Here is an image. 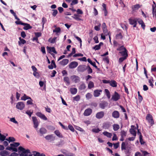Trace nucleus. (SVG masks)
<instances>
[{"label": "nucleus", "mask_w": 156, "mask_h": 156, "mask_svg": "<svg viewBox=\"0 0 156 156\" xmlns=\"http://www.w3.org/2000/svg\"><path fill=\"white\" fill-rule=\"evenodd\" d=\"M120 95L116 91H115L113 95L112 96L111 99L115 101H117L120 99Z\"/></svg>", "instance_id": "obj_4"}, {"label": "nucleus", "mask_w": 156, "mask_h": 156, "mask_svg": "<svg viewBox=\"0 0 156 156\" xmlns=\"http://www.w3.org/2000/svg\"><path fill=\"white\" fill-rule=\"evenodd\" d=\"M41 51L43 54H46L45 48L44 47L42 46L41 47Z\"/></svg>", "instance_id": "obj_64"}, {"label": "nucleus", "mask_w": 156, "mask_h": 156, "mask_svg": "<svg viewBox=\"0 0 156 156\" xmlns=\"http://www.w3.org/2000/svg\"><path fill=\"white\" fill-rule=\"evenodd\" d=\"M77 62L73 61L71 62L69 65V67L70 69H73L76 68L78 65Z\"/></svg>", "instance_id": "obj_12"}, {"label": "nucleus", "mask_w": 156, "mask_h": 156, "mask_svg": "<svg viewBox=\"0 0 156 156\" xmlns=\"http://www.w3.org/2000/svg\"><path fill=\"white\" fill-rule=\"evenodd\" d=\"M61 151L62 153L66 156H75L74 154L71 153L65 149L62 150Z\"/></svg>", "instance_id": "obj_6"}, {"label": "nucleus", "mask_w": 156, "mask_h": 156, "mask_svg": "<svg viewBox=\"0 0 156 156\" xmlns=\"http://www.w3.org/2000/svg\"><path fill=\"white\" fill-rule=\"evenodd\" d=\"M36 115L44 120H46L47 119V117L45 116V115H44L42 114L40 112H37L36 113Z\"/></svg>", "instance_id": "obj_14"}, {"label": "nucleus", "mask_w": 156, "mask_h": 156, "mask_svg": "<svg viewBox=\"0 0 156 156\" xmlns=\"http://www.w3.org/2000/svg\"><path fill=\"white\" fill-rule=\"evenodd\" d=\"M70 91L71 94H75L77 92V89L75 88H71Z\"/></svg>", "instance_id": "obj_25"}, {"label": "nucleus", "mask_w": 156, "mask_h": 156, "mask_svg": "<svg viewBox=\"0 0 156 156\" xmlns=\"http://www.w3.org/2000/svg\"><path fill=\"white\" fill-rule=\"evenodd\" d=\"M45 138L46 140H50V141H53L55 139V137L52 135H47L45 137Z\"/></svg>", "instance_id": "obj_10"}, {"label": "nucleus", "mask_w": 156, "mask_h": 156, "mask_svg": "<svg viewBox=\"0 0 156 156\" xmlns=\"http://www.w3.org/2000/svg\"><path fill=\"white\" fill-rule=\"evenodd\" d=\"M152 13L153 17L155 16V19H156V9H155V7L154 5H152Z\"/></svg>", "instance_id": "obj_37"}, {"label": "nucleus", "mask_w": 156, "mask_h": 156, "mask_svg": "<svg viewBox=\"0 0 156 156\" xmlns=\"http://www.w3.org/2000/svg\"><path fill=\"white\" fill-rule=\"evenodd\" d=\"M103 30V32L105 34V36H107L108 35H109V38L110 41H111V38L110 35H109V33L108 32V30L107 28H103L102 29Z\"/></svg>", "instance_id": "obj_26"}, {"label": "nucleus", "mask_w": 156, "mask_h": 156, "mask_svg": "<svg viewBox=\"0 0 156 156\" xmlns=\"http://www.w3.org/2000/svg\"><path fill=\"white\" fill-rule=\"evenodd\" d=\"M92 96V94L89 93H87L86 95V97L87 99H90Z\"/></svg>", "instance_id": "obj_43"}, {"label": "nucleus", "mask_w": 156, "mask_h": 156, "mask_svg": "<svg viewBox=\"0 0 156 156\" xmlns=\"http://www.w3.org/2000/svg\"><path fill=\"white\" fill-rule=\"evenodd\" d=\"M25 107V104L23 102H18L16 105V108L20 110H23Z\"/></svg>", "instance_id": "obj_5"}, {"label": "nucleus", "mask_w": 156, "mask_h": 156, "mask_svg": "<svg viewBox=\"0 0 156 156\" xmlns=\"http://www.w3.org/2000/svg\"><path fill=\"white\" fill-rule=\"evenodd\" d=\"M69 60L67 59H64L62 60L60 62L61 65L62 66H65L67 65L69 62Z\"/></svg>", "instance_id": "obj_20"}, {"label": "nucleus", "mask_w": 156, "mask_h": 156, "mask_svg": "<svg viewBox=\"0 0 156 156\" xmlns=\"http://www.w3.org/2000/svg\"><path fill=\"white\" fill-rule=\"evenodd\" d=\"M57 72L56 71L54 70L52 71L51 75L50 76L51 77H53L55 76Z\"/></svg>", "instance_id": "obj_60"}, {"label": "nucleus", "mask_w": 156, "mask_h": 156, "mask_svg": "<svg viewBox=\"0 0 156 156\" xmlns=\"http://www.w3.org/2000/svg\"><path fill=\"white\" fill-rule=\"evenodd\" d=\"M87 69H88L87 70L88 73L89 74L91 73H92V70L91 68L89 66H87Z\"/></svg>", "instance_id": "obj_47"}, {"label": "nucleus", "mask_w": 156, "mask_h": 156, "mask_svg": "<svg viewBox=\"0 0 156 156\" xmlns=\"http://www.w3.org/2000/svg\"><path fill=\"white\" fill-rule=\"evenodd\" d=\"M61 31V29L60 27H58L57 28L55 29V30H53V32H56L57 33Z\"/></svg>", "instance_id": "obj_62"}, {"label": "nucleus", "mask_w": 156, "mask_h": 156, "mask_svg": "<svg viewBox=\"0 0 156 156\" xmlns=\"http://www.w3.org/2000/svg\"><path fill=\"white\" fill-rule=\"evenodd\" d=\"M94 87V83L91 81L89 82L88 86V88L90 89L93 88Z\"/></svg>", "instance_id": "obj_34"}, {"label": "nucleus", "mask_w": 156, "mask_h": 156, "mask_svg": "<svg viewBox=\"0 0 156 156\" xmlns=\"http://www.w3.org/2000/svg\"><path fill=\"white\" fill-rule=\"evenodd\" d=\"M129 23L132 25H133V27H135L137 24V19H133L130 18L129 19Z\"/></svg>", "instance_id": "obj_2"}, {"label": "nucleus", "mask_w": 156, "mask_h": 156, "mask_svg": "<svg viewBox=\"0 0 156 156\" xmlns=\"http://www.w3.org/2000/svg\"><path fill=\"white\" fill-rule=\"evenodd\" d=\"M141 151L143 153V156H149V153L147 151L141 150Z\"/></svg>", "instance_id": "obj_46"}, {"label": "nucleus", "mask_w": 156, "mask_h": 156, "mask_svg": "<svg viewBox=\"0 0 156 156\" xmlns=\"http://www.w3.org/2000/svg\"><path fill=\"white\" fill-rule=\"evenodd\" d=\"M100 130L98 128H94L92 129V131L95 133H98L100 132Z\"/></svg>", "instance_id": "obj_52"}, {"label": "nucleus", "mask_w": 156, "mask_h": 156, "mask_svg": "<svg viewBox=\"0 0 156 156\" xmlns=\"http://www.w3.org/2000/svg\"><path fill=\"white\" fill-rule=\"evenodd\" d=\"M33 121L34 124V127L35 128H37L39 125V123L36 117L33 116L32 117Z\"/></svg>", "instance_id": "obj_8"}, {"label": "nucleus", "mask_w": 156, "mask_h": 156, "mask_svg": "<svg viewBox=\"0 0 156 156\" xmlns=\"http://www.w3.org/2000/svg\"><path fill=\"white\" fill-rule=\"evenodd\" d=\"M30 152L29 150L25 149L23 152H22L20 154V156H32L31 154H30Z\"/></svg>", "instance_id": "obj_3"}, {"label": "nucleus", "mask_w": 156, "mask_h": 156, "mask_svg": "<svg viewBox=\"0 0 156 156\" xmlns=\"http://www.w3.org/2000/svg\"><path fill=\"white\" fill-rule=\"evenodd\" d=\"M72 101L75 105L77 104V103H76V102L78 101V95L73 98Z\"/></svg>", "instance_id": "obj_31"}, {"label": "nucleus", "mask_w": 156, "mask_h": 156, "mask_svg": "<svg viewBox=\"0 0 156 156\" xmlns=\"http://www.w3.org/2000/svg\"><path fill=\"white\" fill-rule=\"evenodd\" d=\"M102 92L101 90H95L94 92V95L95 97H98L100 96L101 93Z\"/></svg>", "instance_id": "obj_17"}, {"label": "nucleus", "mask_w": 156, "mask_h": 156, "mask_svg": "<svg viewBox=\"0 0 156 156\" xmlns=\"http://www.w3.org/2000/svg\"><path fill=\"white\" fill-rule=\"evenodd\" d=\"M6 137L5 136L2 134L0 133V140H1L2 141H4Z\"/></svg>", "instance_id": "obj_49"}, {"label": "nucleus", "mask_w": 156, "mask_h": 156, "mask_svg": "<svg viewBox=\"0 0 156 156\" xmlns=\"http://www.w3.org/2000/svg\"><path fill=\"white\" fill-rule=\"evenodd\" d=\"M47 21V20L45 17H43L42 18V24L43 27L44 25V24Z\"/></svg>", "instance_id": "obj_44"}, {"label": "nucleus", "mask_w": 156, "mask_h": 156, "mask_svg": "<svg viewBox=\"0 0 156 156\" xmlns=\"http://www.w3.org/2000/svg\"><path fill=\"white\" fill-rule=\"evenodd\" d=\"M21 100L25 101L27 99H31V98L28 96H27L26 94H24L23 96L21 98Z\"/></svg>", "instance_id": "obj_27"}, {"label": "nucleus", "mask_w": 156, "mask_h": 156, "mask_svg": "<svg viewBox=\"0 0 156 156\" xmlns=\"http://www.w3.org/2000/svg\"><path fill=\"white\" fill-rule=\"evenodd\" d=\"M146 119L148 123L151 126H152L154 124L152 116L150 114H147L146 117Z\"/></svg>", "instance_id": "obj_1"}, {"label": "nucleus", "mask_w": 156, "mask_h": 156, "mask_svg": "<svg viewBox=\"0 0 156 156\" xmlns=\"http://www.w3.org/2000/svg\"><path fill=\"white\" fill-rule=\"evenodd\" d=\"M52 11L53 12L52 13V15L53 16L55 17L56 16L58 13V11L56 9H53Z\"/></svg>", "instance_id": "obj_48"}, {"label": "nucleus", "mask_w": 156, "mask_h": 156, "mask_svg": "<svg viewBox=\"0 0 156 156\" xmlns=\"http://www.w3.org/2000/svg\"><path fill=\"white\" fill-rule=\"evenodd\" d=\"M135 126L132 125L131 126V128L129 130V132L131 134L135 136H136V132L135 129H136V128H135Z\"/></svg>", "instance_id": "obj_7"}, {"label": "nucleus", "mask_w": 156, "mask_h": 156, "mask_svg": "<svg viewBox=\"0 0 156 156\" xmlns=\"http://www.w3.org/2000/svg\"><path fill=\"white\" fill-rule=\"evenodd\" d=\"M108 103L105 101H102L99 104V106L102 109H104L108 105Z\"/></svg>", "instance_id": "obj_15"}, {"label": "nucleus", "mask_w": 156, "mask_h": 156, "mask_svg": "<svg viewBox=\"0 0 156 156\" xmlns=\"http://www.w3.org/2000/svg\"><path fill=\"white\" fill-rule=\"evenodd\" d=\"M113 129L114 131H117L119 129V126L117 124H114L113 125Z\"/></svg>", "instance_id": "obj_32"}, {"label": "nucleus", "mask_w": 156, "mask_h": 156, "mask_svg": "<svg viewBox=\"0 0 156 156\" xmlns=\"http://www.w3.org/2000/svg\"><path fill=\"white\" fill-rule=\"evenodd\" d=\"M71 79L73 82L77 83L78 81V77L75 75H73L71 77Z\"/></svg>", "instance_id": "obj_24"}, {"label": "nucleus", "mask_w": 156, "mask_h": 156, "mask_svg": "<svg viewBox=\"0 0 156 156\" xmlns=\"http://www.w3.org/2000/svg\"><path fill=\"white\" fill-rule=\"evenodd\" d=\"M35 35V37H41V33L40 32H35L34 33Z\"/></svg>", "instance_id": "obj_55"}, {"label": "nucleus", "mask_w": 156, "mask_h": 156, "mask_svg": "<svg viewBox=\"0 0 156 156\" xmlns=\"http://www.w3.org/2000/svg\"><path fill=\"white\" fill-rule=\"evenodd\" d=\"M121 150H126V148L125 146V143L124 142H122L121 144Z\"/></svg>", "instance_id": "obj_45"}, {"label": "nucleus", "mask_w": 156, "mask_h": 156, "mask_svg": "<svg viewBox=\"0 0 156 156\" xmlns=\"http://www.w3.org/2000/svg\"><path fill=\"white\" fill-rule=\"evenodd\" d=\"M127 58L126 57H122L120 58L119 59V63H121L124 60H125Z\"/></svg>", "instance_id": "obj_51"}, {"label": "nucleus", "mask_w": 156, "mask_h": 156, "mask_svg": "<svg viewBox=\"0 0 156 156\" xmlns=\"http://www.w3.org/2000/svg\"><path fill=\"white\" fill-rule=\"evenodd\" d=\"M39 132L41 135L46 133L47 132V130L44 128H41L39 130Z\"/></svg>", "instance_id": "obj_22"}, {"label": "nucleus", "mask_w": 156, "mask_h": 156, "mask_svg": "<svg viewBox=\"0 0 156 156\" xmlns=\"http://www.w3.org/2000/svg\"><path fill=\"white\" fill-rule=\"evenodd\" d=\"M103 60L105 62H106L107 64H108L109 63V58L108 56H107L105 58H104Z\"/></svg>", "instance_id": "obj_42"}, {"label": "nucleus", "mask_w": 156, "mask_h": 156, "mask_svg": "<svg viewBox=\"0 0 156 156\" xmlns=\"http://www.w3.org/2000/svg\"><path fill=\"white\" fill-rule=\"evenodd\" d=\"M127 132L124 130H122L120 132L121 136L125 137L126 136Z\"/></svg>", "instance_id": "obj_40"}, {"label": "nucleus", "mask_w": 156, "mask_h": 156, "mask_svg": "<svg viewBox=\"0 0 156 156\" xmlns=\"http://www.w3.org/2000/svg\"><path fill=\"white\" fill-rule=\"evenodd\" d=\"M116 39H122V36L121 33H119V34H117L116 35Z\"/></svg>", "instance_id": "obj_36"}, {"label": "nucleus", "mask_w": 156, "mask_h": 156, "mask_svg": "<svg viewBox=\"0 0 156 156\" xmlns=\"http://www.w3.org/2000/svg\"><path fill=\"white\" fill-rule=\"evenodd\" d=\"M86 86L84 83H82L80 87V90L84 89L86 88Z\"/></svg>", "instance_id": "obj_58"}, {"label": "nucleus", "mask_w": 156, "mask_h": 156, "mask_svg": "<svg viewBox=\"0 0 156 156\" xmlns=\"http://www.w3.org/2000/svg\"><path fill=\"white\" fill-rule=\"evenodd\" d=\"M101 48V47L99 46V45H96L95 46L93 47V49H94L96 50H98L100 49Z\"/></svg>", "instance_id": "obj_53"}, {"label": "nucleus", "mask_w": 156, "mask_h": 156, "mask_svg": "<svg viewBox=\"0 0 156 156\" xmlns=\"http://www.w3.org/2000/svg\"><path fill=\"white\" fill-rule=\"evenodd\" d=\"M119 53L124 57H126V58H127L128 56V51L126 49H125L124 51H119Z\"/></svg>", "instance_id": "obj_16"}, {"label": "nucleus", "mask_w": 156, "mask_h": 156, "mask_svg": "<svg viewBox=\"0 0 156 156\" xmlns=\"http://www.w3.org/2000/svg\"><path fill=\"white\" fill-rule=\"evenodd\" d=\"M141 5H140L139 4H137L133 5L132 7V9L133 11H135L136 10L138 9L141 7Z\"/></svg>", "instance_id": "obj_23"}, {"label": "nucleus", "mask_w": 156, "mask_h": 156, "mask_svg": "<svg viewBox=\"0 0 156 156\" xmlns=\"http://www.w3.org/2000/svg\"><path fill=\"white\" fill-rule=\"evenodd\" d=\"M153 78L151 76L150 78V79L148 80V82L150 84V86H151L152 87H153L154 86L153 83Z\"/></svg>", "instance_id": "obj_28"}, {"label": "nucleus", "mask_w": 156, "mask_h": 156, "mask_svg": "<svg viewBox=\"0 0 156 156\" xmlns=\"http://www.w3.org/2000/svg\"><path fill=\"white\" fill-rule=\"evenodd\" d=\"M10 121L11 122H12L15 124H18V122H17V121H16V120L15 118H11L10 119Z\"/></svg>", "instance_id": "obj_54"}, {"label": "nucleus", "mask_w": 156, "mask_h": 156, "mask_svg": "<svg viewBox=\"0 0 156 156\" xmlns=\"http://www.w3.org/2000/svg\"><path fill=\"white\" fill-rule=\"evenodd\" d=\"M125 49H126V48L124 47V46L122 45L118 48L117 49V50L121 51H124Z\"/></svg>", "instance_id": "obj_41"}, {"label": "nucleus", "mask_w": 156, "mask_h": 156, "mask_svg": "<svg viewBox=\"0 0 156 156\" xmlns=\"http://www.w3.org/2000/svg\"><path fill=\"white\" fill-rule=\"evenodd\" d=\"M109 84L113 87H116L117 86V83L114 80L110 81Z\"/></svg>", "instance_id": "obj_21"}, {"label": "nucleus", "mask_w": 156, "mask_h": 156, "mask_svg": "<svg viewBox=\"0 0 156 156\" xmlns=\"http://www.w3.org/2000/svg\"><path fill=\"white\" fill-rule=\"evenodd\" d=\"M102 133L104 135L106 136L108 138H111L112 135L111 133L107 131L104 132H103Z\"/></svg>", "instance_id": "obj_30"}, {"label": "nucleus", "mask_w": 156, "mask_h": 156, "mask_svg": "<svg viewBox=\"0 0 156 156\" xmlns=\"http://www.w3.org/2000/svg\"><path fill=\"white\" fill-rule=\"evenodd\" d=\"M93 39L94 40V42L96 43H97L99 42V41L98 40V37L97 36H95L94 37Z\"/></svg>", "instance_id": "obj_59"}, {"label": "nucleus", "mask_w": 156, "mask_h": 156, "mask_svg": "<svg viewBox=\"0 0 156 156\" xmlns=\"http://www.w3.org/2000/svg\"><path fill=\"white\" fill-rule=\"evenodd\" d=\"M64 80L65 82H66L67 83L69 84L70 82L69 81V79L68 77H65L64 78Z\"/></svg>", "instance_id": "obj_50"}, {"label": "nucleus", "mask_w": 156, "mask_h": 156, "mask_svg": "<svg viewBox=\"0 0 156 156\" xmlns=\"http://www.w3.org/2000/svg\"><path fill=\"white\" fill-rule=\"evenodd\" d=\"M20 145V143L18 142H14L13 144H11L10 146L12 147H17Z\"/></svg>", "instance_id": "obj_38"}, {"label": "nucleus", "mask_w": 156, "mask_h": 156, "mask_svg": "<svg viewBox=\"0 0 156 156\" xmlns=\"http://www.w3.org/2000/svg\"><path fill=\"white\" fill-rule=\"evenodd\" d=\"M87 66L85 65H81L79 66V70L83 72L87 69Z\"/></svg>", "instance_id": "obj_19"}, {"label": "nucleus", "mask_w": 156, "mask_h": 156, "mask_svg": "<svg viewBox=\"0 0 156 156\" xmlns=\"http://www.w3.org/2000/svg\"><path fill=\"white\" fill-rule=\"evenodd\" d=\"M34 154V156H40L41 154L40 153L38 152L34 151L33 152Z\"/></svg>", "instance_id": "obj_63"}, {"label": "nucleus", "mask_w": 156, "mask_h": 156, "mask_svg": "<svg viewBox=\"0 0 156 156\" xmlns=\"http://www.w3.org/2000/svg\"><path fill=\"white\" fill-rule=\"evenodd\" d=\"M59 137L62 138V135L58 130H56L54 132Z\"/></svg>", "instance_id": "obj_29"}, {"label": "nucleus", "mask_w": 156, "mask_h": 156, "mask_svg": "<svg viewBox=\"0 0 156 156\" xmlns=\"http://www.w3.org/2000/svg\"><path fill=\"white\" fill-rule=\"evenodd\" d=\"M112 116L114 118L117 119L119 118L120 114L118 111H114L112 113Z\"/></svg>", "instance_id": "obj_13"}, {"label": "nucleus", "mask_w": 156, "mask_h": 156, "mask_svg": "<svg viewBox=\"0 0 156 156\" xmlns=\"http://www.w3.org/2000/svg\"><path fill=\"white\" fill-rule=\"evenodd\" d=\"M6 140L9 141V142H14L16 140L15 138L12 137H9L8 139H6Z\"/></svg>", "instance_id": "obj_39"}, {"label": "nucleus", "mask_w": 156, "mask_h": 156, "mask_svg": "<svg viewBox=\"0 0 156 156\" xmlns=\"http://www.w3.org/2000/svg\"><path fill=\"white\" fill-rule=\"evenodd\" d=\"M105 91L108 98V99L110 98L111 95L109 90L108 89H105Z\"/></svg>", "instance_id": "obj_35"}, {"label": "nucleus", "mask_w": 156, "mask_h": 156, "mask_svg": "<svg viewBox=\"0 0 156 156\" xmlns=\"http://www.w3.org/2000/svg\"><path fill=\"white\" fill-rule=\"evenodd\" d=\"M92 112V110L91 108H88L85 110L83 114L85 116H88L91 114Z\"/></svg>", "instance_id": "obj_11"}, {"label": "nucleus", "mask_w": 156, "mask_h": 156, "mask_svg": "<svg viewBox=\"0 0 156 156\" xmlns=\"http://www.w3.org/2000/svg\"><path fill=\"white\" fill-rule=\"evenodd\" d=\"M78 0H73L71 3V5H73L77 3Z\"/></svg>", "instance_id": "obj_61"}, {"label": "nucleus", "mask_w": 156, "mask_h": 156, "mask_svg": "<svg viewBox=\"0 0 156 156\" xmlns=\"http://www.w3.org/2000/svg\"><path fill=\"white\" fill-rule=\"evenodd\" d=\"M22 25L24 26L23 29L25 30H28L31 29L32 27V26H30V24L27 23H23L22 24Z\"/></svg>", "instance_id": "obj_18"}, {"label": "nucleus", "mask_w": 156, "mask_h": 156, "mask_svg": "<svg viewBox=\"0 0 156 156\" xmlns=\"http://www.w3.org/2000/svg\"><path fill=\"white\" fill-rule=\"evenodd\" d=\"M47 48L48 49H49V50L50 51H51V52H53V53H54L55 54H57V52L56 51L55 48L54 47H52L51 48V47H47Z\"/></svg>", "instance_id": "obj_33"}, {"label": "nucleus", "mask_w": 156, "mask_h": 156, "mask_svg": "<svg viewBox=\"0 0 156 156\" xmlns=\"http://www.w3.org/2000/svg\"><path fill=\"white\" fill-rule=\"evenodd\" d=\"M69 129L72 132L74 131V129L73 126L71 125H69L68 126Z\"/></svg>", "instance_id": "obj_57"}, {"label": "nucleus", "mask_w": 156, "mask_h": 156, "mask_svg": "<svg viewBox=\"0 0 156 156\" xmlns=\"http://www.w3.org/2000/svg\"><path fill=\"white\" fill-rule=\"evenodd\" d=\"M25 43H26V41L23 39H21L20 41H19L18 42V43L19 45H20L21 44H24Z\"/></svg>", "instance_id": "obj_56"}, {"label": "nucleus", "mask_w": 156, "mask_h": 156, "mask_svg": "<svg viewBox=\"0 0 156 156\" xmlns=\"http://www.w3.org/2000/svg\"><path fill=\"white\" fill-rule=\"evenodd\" d=\"M104 112L103 111H101L98 112L96 115V117L98 119L102 118L104 116Z\"/></svg>", "instance_id": "obj_9"}]
</instances>
